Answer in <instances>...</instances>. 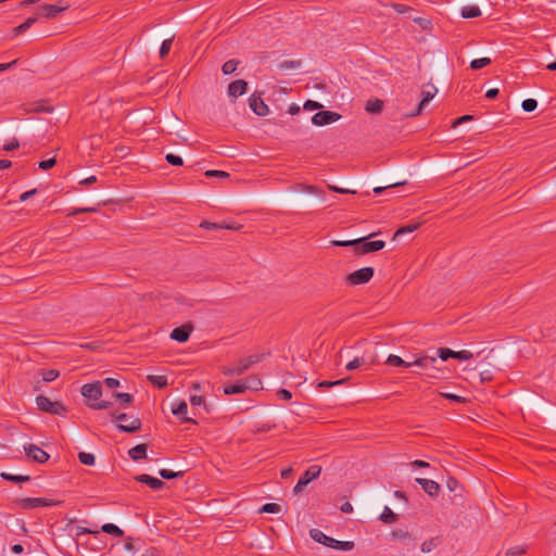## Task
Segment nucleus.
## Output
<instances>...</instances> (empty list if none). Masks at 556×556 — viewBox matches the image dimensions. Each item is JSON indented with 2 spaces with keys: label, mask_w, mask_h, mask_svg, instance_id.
Instances as JSON below:
<instances>
[{
  "label": "nucleus",
  "mask_w": 556,
  "mask_h": 556,
  "mask_svg": "<svg viewBox=\"0 0 556 556\" xmlns=\"http://www.w3.org/2000/svg\"><path fill=\"white\" fill-rule=\"evenodd\" d=\"M266 354H253L249 357L240 358L233 366H223L220 371L227 377L240 376L249 370L252 365L262 362Z\"/></svg>",
  "instance_id": "nucleus-1"
},
{
  "label": "nucleus",
  "mask_w": 556,
  "mask_h": 556,
  "mask_svg": "<svg viewBox=\"0 0 556 556\" xmlns=\"http://www.w3.org/2000/svg\"><path fill=\"white\" fill-rule=\"evenodd\" d=\"M309 534L314 541H316L327 547H331L333 549L351 551L354 548L353 541H338L333 538L328 536L327 534H325L323 531H320L318 529H312L309 531Z\"/></svg>",
  "instance_id": "nucleus-2"
},
{
  "label": "nucleus",
  "mask_w": 556,
  "mask_h": 556,
  "mask_svg": "<svg viewBox=\"0 0 556 556\" xmlns=\"http://www.w3.org/2000/svg\"><path fill=\"white\" fill-rule=\"evenodd\" d=\"M110 416L116 424V428L121 432L135 433L142 427V422L138 417H128L125 413L112 412Z\"/></svg>",
  "instance_id": "nucleus-3"
},
{
  "label": "nucleus",
  "mask_w": 556,
  "mask_h": 556,
  "mask_svg": "<svg viewBox=\"0 0 556 556\" xmlns=\"http://www.w3.org/2000/svg\"><path fill=\"white\" fill-rule=\"evenodd\" d=\"M437 356L422 355L416 358L412 364L425 370V374L433 379H441L445 375V370L437 366Z\"/></svg>",
  "instance_id": "nucleus-4"
},
{
  "label": "nucleus",
  "mask_w": 556,
  "mask_h": 556,
  "mask_svg": "<svg viewBox=\"0 0 556 556\" xmlns=\"http://www.w3.org/2000/svg\"><path fill=\"white\" fill-rule=\"evenodd\" d=\"M374 236H376V233H370L366 237L357 238L355 242L356 247L354 254L361 256L382 250L386 247V242L383 240L368 241V239Z\"/></svg>",
  "instance_id": "nucleus-5"
},
{
  "label": "nucleus",
  "mask_w": 556,
  "mask_h": 556,
  "mask_svg": "<svg viewBox=\"0 0 556 556\" xmlns=\"http://www.w3.org/2000/svg\"><path fill=\"white\" fill-rule=\"evenodd\" d=\"M35 402L38 409L51 415L64 416L68 410L60 401H51L45 395L36 396Z\"/></svg>",
  "instance_id": "nucleus-6"
},
{
  "label": "nucleus",
  "mask_w": 556,
  "mask_h": 556,
  "mask_svg": "<svg viewBox=\"0 0 556 556\" xmlns=\"http://www.w3.org/2000/svg\"><path fill=\"white\" fill-rule=\"evenodd\" d=\"M375 270L372 267H363L357 269L351 274H349L345 278V282L349 286H359L367 283L374 277Z\"/></svg>",
  "instance_id": "nucleus-7"
},
{
  "label": "nucleus",
  "mask_w": 556,
  "mask_h": 556,
  "mask_svg": "<svg viewBox=\"0 0 556 556\" xmlns=\"http://www.w3.org/2000/svg\"><path fill=\"white\" fill-rule=\"evenodd\" d=\"M16 504L23 509H34L38 507L56 506L61 504V502L43 497H25L18 498Z\"/></svg>",
  "instance_id": "nucleus-8"
},
{
  "label": "nucleus",
  "mask_w": 556,
  "mask_h": 556,
  "mask_svg": "<svg viewBox=\"0 0 556 556\" xmlns=\"http://www.w3.org/2000/svg\"><path fill=\"white\" fill-rule=\"evenodd\" d=\"M321 472L320 466H311L308 469L304 471V473L300 477L298 483L293 488V492L299 494L302 490L313 480L317 479Z\"/></svg>",
  "instance_id": "nucleus-9"
},
{
  "label": "nucleus",
  "mask_w": 556,
  "mask_h": 556,
  "mask_svg": "<svg viewBox=\"0 0 556 556\" xmlns=\"http://www.w3.org/2000/svg\"><path fill=\"white\" fill-rule=\"evenodd\" d=\"M437 356H439L442 361H447L448 358H456L459 361H468L473 357V354L467 350L462 351H453L448 348H439L437 350Z\"/></svg>",
  "instance_id": "nucleus-10"
},
{
  "label": "nucleus",
  "mask_w": 556,
  "mask_h": 556,
  "mask_svg": "<svg viewBox=\"0 0 556 556\" xmlns=\"http://www.w3.org/2000/svg\"><path fill=\"white\" fill-rule=\"evenodd\" d=\"M26 456L35 463L45 464L49 460L50 455L37 446L36 444H27L24 446Z\"/></svg>",
  "instance_id": "nucleus-11"
},
{
  "label": "nucleus",
  "mask_w": 556,
  "mask_h": 556,
  "mask_svg": "<svg viewBox=\"0 0 556 556\" xmlns=\"http://www.w3.org/2000/svg\"><path fill=\"white\" fill-rule=\"evenodd\" d=\"M341 118V115L333 111H319L312 117V123L316 126H325L334 123Z\"/></svg>",
  "instance_id": "nucleus-12"
},
{
  "label": "nucleus",
  "mask_w": 556,
  "mask_h": 556,
  "mask_svg": "<svg viewBox=\"0 0 556 556\" xmlns=\"http://www.w3.org/2000/svg\"><path fill=\"white\" fill-rule=\"evenodd\" d=\"M81 395L88 401H93V403L98 402V400L102 396V386L100 381L84 384L81 387Z\"/></svg>",
  "instance_id": "nucleus-13"
},
{
  "label": "nucleus",
  "mask_w": 556,
  "mask_h": 556,
  "mask_svg": "<svg viewBox=\"0 0 556 556\" xmlns=\"http://www.w3.org/2000/svg\"><path fill=\"white\" fill-rule=\"evenodd\" d=\"M249 105L251 110L258 116H265L268 114V105L264 102L261 94L253 93L249 99Z\"/></svg>",
  "instance_id": "nucleus-14"
},
{
  "label": "nucleus",
  "mask_w": 556,
  "mask_h": 556,
  "mask_svg": "<svg viewBox=\"0 0 556 556\" xmlns=\"http://www.w3.org/2000/svg\"><path fill=\"white\" fill-rule=\"evenodd\" d=\"M193 331V325L188 323L180 327H176L170 332V339L184 343L187 342L190 338L191 332Z\"/></svg>",
  "instance_id": "nucleus-15"
},
{
  "label": "nucleus",
  "mask_w": 556,
  "mask_h": 556,
  "mask_svg": "<svg viewBox=\"0 0 556 556\" xmlns=\"http://www.w3.org/2000/svg\"><path fill=\"white\" fill-rule=\"evenodd\" d=\"M68 9V4H45L38 10V15L47 18H54L56 15Z\"/></svg>",
  "instance_id": "nucleus-16"
},
{
  "label": "nucleus",
  "mask_w": 556,
  "mask_h": 556,
  "mask_svg": "<svg viewBox=\"0 0 556 556\" xmlns=\"http://www.w3.org/2000/svg\"><path fill=\"white\" fill-rule=\"evenodd\" d=\"M416 482L429 496L437 497L439 495L441 488L438 482L424 478H417Z\"/></svg>",
  "instance_id": "nucleus-17"
},
{
  "label": "nucleus",
  "mask_w": 556,
  "mask_h": 556,
  "mask_svg": "<svg viewBox=\"0 0 556 556\" xmlns=\"http://www.w3.org/2000/svg\"><path fill=\"white\" fill-rule=\"evenodd\" d=\"M187 412H188V406L185 401L176 402L172 407V413L175 416L180 417L182 422H190V424L197 425L195 419L186 416Z\"/></svg>",
  "instance_id": "nucleus-18"
},
{
  "label": "nucleus",
  "mask_w": 556,
  "mask_h": 556,
  "mask_svg": "<svg viewBox=\"0 0 556 556\" xmlns=\"http://www.w3.org/2000/svg\"><path fill=\"white\" fill-rule=\"evenodd\" d=\"M135 480L149 485L154 491L161 490L166 485L164 481L146 473L136 476Z\"/></svg>",
  "instance_id": "nucleus-19"
},
{
  "label": "nucleus",
  "mask_w": 556,
  "mask_h": 556,
  "mask_svg": "<svg viewBox=\"0 0 556 556\" xmlns=\"http://www.w3.org/2000/svg\"><path fill=\"white\" fill-rule=\"evenodd\" d=\"M248 83L243 79H238L229 84L228 94L232 98H238L247 92Z\"/></svg>",
  "instance_id": "nucleus-20"
},
{
  "label": "nucleus",
  "mask_w": 556,
  "mask_h": 556,
  "mask_svg": "<svg viewBox=\"0 0 556 556\" xmlns=\"http://www.w3.org/2000/svg\"><path fill=\"white\" fill-rule=\"evenodd\" d=\"M148 445L146 443L138 444L128 451L129 457L135 460H141L147 458Z\"/></svg>",
  "instance_id": "nucleus-21"
},
{
  "label": "nucleus",
  "mask_w": 556,
  "mask_h": 556,
  "mask_svg": "<svg viewBox=\"0 0 556 556\" xmlns=\"http://www.w3.org/2000/svg\"><path fill=\"white\" fill-rule=\"evenodd\" d=\"M247 390L248 387H245V383L241 381L237 383L227 384L224 387V393L226 395L241 394L244 393Z\"/></svg>",
  "instance_id": "nucleus-22"
},
{
  "label": "nucleus",
  "mask_w": 556,
  "mask_h": 556,
  "mask_svg": "<svg viewBox=\"0 0 556 556\" xmlns=\"http://www.w3.org/2000/svg\"><path fill=\"white\" fill-rule=\"evenodd\" d=\"M434 97V92L431 91H422V99L418 103L416 110L412 113H409L407 116H417L421 113L424 110V106Z\"/></svg>",
  "instance_id": "nucleus-23"
},
{
  "label": "nucleus",
  "mask_w": 556,
  "mask_h": 556,
  "mask_svg": "<svg viewBox=\"0 0 556 556\" xmlns=\"http://www.w3.org/2000/svg\"><path fill=\"white\" fill-rule=\"evenodd\" d=\"M383 101L380 99L368 100L365 105V110L371 114H379L382 112Z\"/></svg>",
  "instance_id": "nucleus-24"
},
{
  "label": "nucleus",
  "mask_w": 556,
  "mask_h": 556,
  "mask_svg": "<svg viewBox=\"0 0 556 556\" xmlns=\"http://www.w3.org/2000/svg\"><path fill=\"white\" fill-rule=\"evenodd\" d=\"M0 477L5 481H11V482H15V483L27 482L30 480V476H28V475L23 476V475H12V473H8V472H1Z\"/></svg>",
  "instance_id": "nucleus-25"
},
{
  "label": "nucleus",
  "mask_w": 556,
  "mask_h": 556,
  "mask_svg": "<svg viewBox=\"0 0 556 556\" xmlns=\"http://www.w3.org/2000/svg\"><path fill=\"white\" fill-rule=\"evenodd\" d=\"M463 18H473L481 15V10L477 5H468L462 9Z\"/></svg>",
  "instance_id": "nucleus-26"
},
{
  "label": "nucleus",
  "mask_w": 556,
  "mask_h": 556,
  "mask_svg": "<svg viewBox=\"0 0 556 556\" xmlns=\"http://www.w3.org/2000/svg\"><path fill=\"white\" fill-rule=\"evenodd\" d=\"M387 364L391 365V366L406 367V368L414 366V364H412V362H405L400 356L393 355V354L388 356Z\"/></svg>",
  "instance_id": "nucleus-27"
},
{
  "label": "nucleus",
  "mask_w": 556,
  "mask_h": 556,
  "mask_svg": "<svg viewBox=\"0 0 556 556\" xmlns=\"http://www.w3.org/2000/svg\"><path fill=\"white\" fill-rule=\"evenodd\" d=\"M147 379L156 388L163 389L167 387V377L163 375H149Z\"/></svg>",
  "instance_id": "nucleus-28"
},
{
  "label": "nucleus",
  "mask_w": 556,
  "mask_h": 556,
  "mask_svg": "<svg viewBox=\"0 0 556 556\" xmlns=\"http://www.w3.org/2000/svg\"><path fill=\"white\" fill-rule=\"evenodd\" d=\"M419 226H420V224L416 223V224H409V225L400 227L394 232L393 240L397 239L402 235L414 232L415 230H417L419 228Z\"/></svg>",
  "instance_id": "nucleus-29"
},
{
  "label": "nucleus",
  "mask_w": 556,
  "mask_h": 556,
  "mask_svg": "<svg viewBox=\"0 0 556 556\" xmlns=\"http://www.w3.org/2000/svg\"><path fill=\"white\" fill-rule=\"evenodd\" d=\"M101 530L108 534H111V535H114L117 538H119L124 534V531L114 523H104L101 527Z\"/></svg>",
  "instance_id": "nucleus-30"
},
{
  "label": "nucleus",
  "mask_w": 556,
  "mask_h": 556,
  "mask_svg": "<svg viewBox=\"0 0 556 556\" xmlns=\"http://www.w3.org/2000/svg\"><path fill=\"white\" fill-rule=\"evenodd\" d=\"M440 544V538L439 536H435V538H431L429 540H426L422 544H421V552L422 553H430L432 549H434L435 547H438Z\"/></svg>",
  "instance_id": "nucleus-31"
},
{
  "label": "nucleus",
  "mask_w": 556,
  "mask_h": 556,
  "mask_svg": "<svg viewBox=\"0 0 556 556\" xmlns=\"http://www.w3.org/2000/svg\"><path fill=\"white\" fill-rule=\"evenodd\" d=\"M40 374L43 382H52L60 377V371L56 369H41Z\"/></svg>",
  "instance_id": "nucleus-32"
},
{
  "label": "nucleus",
  "mask_w": 556,
  "mask_h": 556,
  "mask_svg": "<svg viewBox=\"0 0 556 556\" xmlns=\"http://www.w3.org/2000/svg\"><path fill=\"white\" fill-rule=\"evenodd\" d=\"M380 520L384 523H393L397 520V515L393 513L388 506L384 507L380 515Z\"/></svg>",
  "instance_id": "nucleus-33"
},
{
  "label": "nucleus",
  "mask_w": 556,
  "mask_h": 556,
  "mask_svg": "<svg viewBox=\"0 0 556 556\" xmlns=\"http://www.w3.org/2000/svg\"><path fill=\"white\" fill-rule=\"evenodd\" d=\"M239 63L240 62L236 59L228 60L223 64L222 72L225 75H230L237 70V66L239 65Z\"/></svg>",
  "instance_id": "nucleus-34"
},
{
  "label": "nucleus",
  "mask_w": 556,
  "mask_h": 556,
  "mask_svg": "<svg viewBox=\"0 0 556 556\" xmlns=\"http://www.w3.org/2000/svg\"><path fill=\"white\" fill-rule=\"evenodd\" d=\"M491 62L492 61L490 58L475 59L470 62V68L473 71H478V70H481V68L490 65Z\"/></svg>",
  "instance_id": "nucleus-35"
},
{
  "label": "nucleus",
  "mask_w": 556,
  "mask_h": 556,
  "mask_svg": "<svg viewBox=\"0 0 556 556\" xmlns=\"http://www.w3.org/2000/svg\"><path fill=\"white\" fill-rule=\"evenodd\" d=\"M245 383V387H248V390H260L262 389V381L256 376H250L243 381Z\"/></svg>",
  "instance_id": "nucleus-36"
},
{
  "label": "nucleus",
  "mask_w": 556,
  "mask_h": 556,
  "mask_svg": "<svg viewBox=\"0 0 556 556\" xmlns=\"http://www.w3.org/2000/svg\"><path fill=\"white\" fill-rule=\"evenodd\" d=\"M78 459L81 464H84L86 466H92V465H94V462H96L94 455L91 453H87V452H80L78 454Z\"/></svg>",
  "instance_id": "nucleus-37"
},
{
  "label": "nucleus",
  "mask_w": 556,
  "mask_h": 556,
  "mask_svg": "<svg viewBox=\"0 0 556 556\" xmlns=\"http://www.w3.org/2000/svg\"><path fill=\"white\" fill-rule=\"evenodd\" d=\"M281 510V507L279 504L276 503H267L264 504L258 511L260 513H268V514H278Z\"/></svg>",
  "instance_id": "nucleus-38"
},
{
  "label": "nucleus",
  "mask_w": 556,
  "mask_h": 556,
  "mask_svg": "<svg viewBox=\"0 0 556 556\" xmlns=\"http://www.w3.org/2000/svg\"><path fill=\"white\" fill-rule=\"evenodd\" d=\"M159 475L163 479L170 480V479L182 477L184 472L182 471H173V470H169V469H161L159 471Z\"/></svg>",
  "instance_id": "nucleus-39"
},
{
  "label": "nucleus",
  "mask_w": 556,
  "mask_h": 556,
  "mask_svg": "<svg viewBox=\"0 0 556 556\" xmlns=\"http://www.w3.org/2000/svg\"><path fill=\"white\" fill-rule=\"evenodd\" d=\"M200 227L201 228H204L206 230H217V229H232V227L228 226V225H220V224H216V223H211V222H207V220H203L201 224H200Z\"/></svg>",
  "instance_id": "nucleus-40"
},
{
  "label": "nucleus",
  "mask_w": 556,
  "mask_h": 556,
  "mask_svg": "<svg viewBox=\"0 0 556 556\" xmlns=\"http://www.w3.org/2000/svg\"><path fill=\"white\" fill-rule=\"evenodd\" d=\"M356 242V239H352V240H332L330 242V244L332 247H340V248H353V251L355 250V244Z\"/></svg>",
  "instance_id": "nucleus-41"
},
{
  "label": "nucleus",
  "mask_w": 556,
  "mask_h": 556,
  "mask_svg": "<svg viewBox=\"0 0 556 556\" xmlns=\"http://www.w3.org/2000/svg\"><path fill=\"white\" fill-rule=\"evenodd\" d=\"M174 37L165 39L160 48V56L161 59H164L168 52L170 51L172 45H173Z\"/></svg>",
  "instance_id": "nucleus-42"
},
{
  "label": "nucleus",
  "mask_w": 556,
  "mask_h": 556,
  "mask_svg": "<svg viewBox=\"0 0 556 556\" xmlns=\"http://www.w3.org/2000/svg\"><path fill=\"white\" fill-rule=\"evenodd\" d=\"M521 108L525 112H533L538 108V101L534 99H526L522 101Z\"/></svg>",
  "instance_id": "nucleus-43"
},
{
  "label": "nucleus",
  "mask_w": 556,
  "mask_h": 556,
  "mask_svg": "<svg viewBox=\"0 0 556 556\" xmlns=\"http://www.w3.org/2000/svg\"><path fill=\"white\" fill-rule=\"evenodd\" d=\"M165 160L167 161L168 164H170L173 166H182L184 165L182 159L179 155H176L173 153L166 154Z\"/></svg>",
  "instance_id": "nucleus-44"
},
{
  "label": "nucleus",
  "mask_w": 556,
  "mask_h": 556,
  "mask_svg": "<svg viewBox=\"0 0 556 556\" xmlns=\"http://www.w3.org/2000/svg\"><path fill=\"white\" fill-rule=\"evenodd\" d=\"M301 66V61H283L282 63L279 64V70L281 71H288V70H293V68H298Z\"/></svg>",
  "instance_id": "nucleus-45"
},
{
  "label": "nucleus",
  "mask_w": 556,
  "mask_h": 556,
  "mask_svg": "<svg viewBox=\"0 0 556 556\" xmlns=\"http://www.w3.org/2000/svg\"><path fill=\"white\" fill-rule=\"evenodd\" d=\"M113 396L118 400L122 404H130L134 401V396L129 393H114Z\"/></svg>",
  "instance_id": "nucleus-46"
},
{
  "label": "nucleus",
  "mask_w": 556,
  "mask_h": 556,
  "mask_svg": "<svg viewBox=\"0 0 556 556\" xmlns=\"http://www.w3.org/2000/svg\"><path fill=\"white\" fill-rule=\"evenodd\" d=\"M346 380H348L346 378L339 379V380H336V381L324 380V381H320L317 387L318 388H331V387H334V386L343 384Z\"/></svg>",
  "instance_id": "nucleus-47"
},
{
  "label": "nucleus",
  "mask_w": 556,
  "mask_h": 556,
  "mask_svg": "<svg viewBox=\"0 0 556 556\" xmlns=\"http://www.w3.org/2000/svg\"><path fill=\"white\" fill-rule=\"evenodd\" d=\"M413 21L418 24L424 30H428L432 27V23L428 18L414 17Z\"/></svg>",
  "instance_id": "nucleus-48"
},
{
  "label": "nucleus",
  "mask_w": 556,
  "mask_h": 556,
  "mask_svg": "<svg viewBox=\"0 0 556 556\" xmlns=\"http://www.w3.org/2000/svg\"><path fill=\"white\" fill-rule=\"evenodd\" d=\"M206 177H219V178H228L230 175L224 170L208 169L205 172Z\"/></svg>",
  "instance_id": "nucleus-49"
},
{
  "label": "nucleus",
  "mask_w": 556,
  "mask_h": 556,
  "mask_svg": "<svg viewBox=\"0 0 556 556\" xmlns=\"http://www.w3.org/2000/svg\"><path fill=\"white\" fill-rule=\"evenodd\" d=\"M55 163H56L55 157H51L49 160L40 161L38 166L40 169L48 170V169L52 168L55 165Z\"/></svg>",
  "instance_id": "nucleus-50"
},
{
  "label": "nucleus",
  "mask_w": 556,
  "mask_h": 556,
  "mask_svg": "<svg viewBox=\"0 0 556 556\" xmlns=\"http://www.w3.org/2000/svg\"><path fill=\"white\" fill-rule=\"evenodd\" d=\"M391 536L394 539V540H406V539H410V534L409 532L407 531H404V530H394L391 532Z\"/></svg>",
  "instance_id": "nucleus-51"
},
{
  "label": "nucleus",
  "mask_w": 556,
  "mask_h": 556,
  "mask_svg": "<svg viewBox=\"0 0 556 556\" xmlns=\"http://www.w3.org/2000/svg\"><path fill=\"white\" fill-rule=\"evenodd\" d=\"M365 363L364 358L356 357L353 361L349 362L345 366L348 370H354L361 367Z\"/></svg>",
  "instance_id": "nucleus-52"
},
{
  "label": "nucleus",
  "mask_w": 556,
  "mask_h": 556,
  "mask_svg": "<svg viewBox=\"0 0 556 556\" xmlns=\"http://www.w3.org/2000/svg\"><path fill=\"white\" fill-rule=\"evenodd\" d=\"M88 406L93 409H106L112 406V403L108 401H100L96 403H88Z\"/></svg>",
  "instance_id": "nucleus-53"
},
{
  "label": "nucleus",
  "mask_w": 556,
  "mask_h": 556,
  "mask_svg": "<svg viewBox=\"0 0 556 556\" xmlns=\"http://www.w3.org/2000/svg\"><path fill=\"white\" fill-rule=\"evenodd\" d=\"M493 380V371L492 369H483L480 371V381L481 382H489Z\"/></svg>",
  "instance_id": "nucleus-54"
},
{
  "label": "nucleus",
  "mask_w": 556,
  "mask_h": 556,
  "mask_svg": "<svg viewBox=\"0 0 556 556\" xmlns=\"http://www.w3.org/2000/svg\"><path fill=\"white\" fill-rule=\"evenodd\" d=\"M526 553V548L522 546H514L506 552L505 556H520Z\"/></svg>",
  "instance_id": "nucleus-55"
},
{
  "label": "nucleus",
  "mask_w": 556,
  "mask_h": 556,
  "mask_svg": "<svg viewBox=\"0 0 556 556\" xmlns=\"http://www.w3.org/2000/svg\"><path fill=\"white\" fill-rule=\"evenodd\" d=\"M321 108H323V105L319 102L314 101V100H307L304 103V110L315 111V110H319Z\"/></svg>",
  "instance_id": "nucleus-56"
},
{
  "label": "nucleus",
  "mask_w": 556,
  "mask_h": 556,
  "mask_svg": "<svg viewBox=\"0 0 556 556\" xmlns=\"http://www.w3.org/2000/svg\"><path fill=\"white\" fill-rule=\"evenodd\" d=\"M459 486V482L456 478L454 477H450L447 480H446V488L451 491V492H455Z\"/></svg>",
  "instance_id": "nucleus-57"
},
{
  "label": "nucleus",
  "mask_w": 556,
  "mask_h": 556,
  "mask_svg": "<svg viewBox=\"0 0 556 556\" xmlns=\"http://www.w3.org/2000/svg\"><path fill=\"white\" fill-rule=\"evenodd\" d=\"M391 7H392V9H393L395 12H397V13H400V14L406 13V12H408V11H410V10H412V8H410V7H408V5H406V4H402V3H392V4H391Z\"/></svg>",
  "instance_id": "nucleus-58"
},
{
  "label": "nucleus",
  "mask_w": 556,
  "mask_h": 556,
  "mask_svg": "<svg viewBox=\"0 0 556 556\" xmlns=\"http://www.w3.org/2000/svg\"><path fill=\"white\" fill-rule=\"evenodd\" d=\"M441 396L447 399V400H451L453 402H457V403H465L466 402V399L463 397V396H459V395H456V394H452V393H440Z\"/></svg>",
  "instance_id": "nucleus-59"
},
{
  "label": "nucleus",
  "mask_w": 556,
  "mask_h": 556,
  "mask_svg": "<svg viewBox=\"0 0 556 556\" xmlns=\"http://www.w3.org/2000/svg\"><path fill=\"white\" fill-rule=\"evenodd\" d=\"M189 401L192 406L205 405L204 397L201 395H191ZM204 407L206 408V406Z\"/></svg>",
  "instance_id": "nucleus-60"
},
{
  "label": "nucleus",
  "mask_w": 556,
  "mask_h": 556,
  "mask_svg": "<svg viewBox=\"0 0 556 556\" xmlns=\"http://www.w3.org/2000/svg\"><path fill=\"white\" fill-rule=\"evenodd\" d=\"M473 119V116L472 115H463L456 119L453 121L452 123V127L455 128L457 127L458 125L465 123V122H468V121H472Z\"/></svg>",
  "instance_id": "nucleus-61"
},
{
  "label": "nucleus",
  "mask_w": 556,
  "mask_h": 556,
  "mask_svg": "<svg viewBox=\"0 0 556 556\" xmlns=\"http://www.w3.org/2000/svg\"><path fill=\"white\" fill-rule=\"evenodd\" d=\"M103 383L110 389H115L119 387V381L115 378H105Z\"/></svg>",
  "instance_id": "nucleus-62"
},
{
  "label": "nucleus",
  "mask_w": 556,
  "mask_h": 556,
  "mask_svg": "<svg viewBox=\"0 0 556 556\" xmlns=\"http://www.w3.org/2000/svg\"><path fill=\"white\" fill-rule=\"evenodd\" d=\"M18 147H20L18 140L13 139L12 141H10L3 146V150L13 151V150H16Z\"/></svg>",
  "instance_id": "nucleus-63"
},
{
  "label": "nucleus",
  "mask_w": 556,
  "mask_h": 556,
  "mask_svg": "<svg viewBox=\"0 0 556 556\" xmlns=\"http://www.w3.org/2000/svg\"><path fill=\"white\" fill-rule=\"evenodd\" d=\"M277 395L285 401H289L292 397V393L287 389L278 390Z\"/></svg>",
  "instance_id": "nucleus-64"
}]
</instances>
